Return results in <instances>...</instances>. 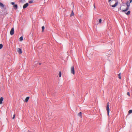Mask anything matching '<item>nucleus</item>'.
Instances as JSON below:
<instances>
[{"mask_svg":"<svg viewBox=\"0 0 132 132\" xmlns=\"http://www.w3.org/2000/svg\"><path fill=\"white\" fill-rule=\"evenodd\" d=\"M113 1V0H108V2L109 3L110 6L112 7H115L118 5V2L117 0H115L116 3L114 5H111V3Z\"/></svg>","mask_w":132,"mask_h":132,"instance_id":"f257e3e1","label":"nucleus"},{"mask_svg":"<svg viewBox=\"0 0 132 132\" xmlns=\"http://www.w3.org/2000/svg\"><path fill=\"white\" fill-rule=\"evenodd\" d=\"M130 3L128 1H127L126 3L127 6L126 9L124 10H121L122 12H125L128 10L129 7L130 6Z\"/></svg>","mask_w":132,"mask_h":132,"instance_id":"f03ea898","label":"nucleus"},{"mask_svg":"<svg viewBox=\"0 0 132 132\" xmlns=\"http://www.w3.org/2000/svg\"><path fill=\"white\" fill-rule=\"evenodd\" d=\"M109 103L108 102L107 103L106 105V110L107 111V113H108V116H109V112H110V109H109Z\"/></svg>","mask_w":132,"mask_h":132,"instance_id":"7ed1b4c3","label":"nucleus"},{"mask_svg":"<svg viewBox=\"0 0 132 132\" xmlns=\"http://www.w3.org/2000/svg\"><path fill=\"white\" fill-rule=\"evenodd\" d=\"M71 72L72 73L73 75H75V72L74 70V67L72 66L71 67Z\"/></svg>","mask_w":132,"mask_h":132,"instance_id":"20e7f679","label":"nucleus"},{"mask_svg":"<svg viewBox=\"0 0 132 132\" xmlns=\"http://www.w3.org/2000/svg\"><path fill=\"white\" fill-rule=\"evenodd\" d=\"M14 33V28H12L11 29V30L10 33V34L11 35H13Z\"/></svg>","mask_w":132,"mask_h":132,"instance_id":"39448f33","label":"nucleus"},{"mask_svg":"<svg viewBox=\"0 0 132 132\" xmlns=\"http://www.w3.org/2000/svg\"><path fill=\"white\" fill-rule=\"evenodd\" d=\"M17 52L19 53L20 54H22V50L21 48H18L17 49Z\"/></svg>","mask_w":132,"mask_h":132,"instance_id":"423d86ee","label":"nucleus"},{"mask_svg":"<svg viewBox=\"0 0 132 132\" xmlns=\"http://www.w3.org/2000/svg\"><path fill=\"white\" fill-rule=\"evenodd\" d=\"M29 5L28 3H27L24 5L23 6V9H26Z\"/></svg>","mask_w":132,"mask_h":132,"instance_id":"0eeeda50","label":"nucleus"},{"mask_svg":"<svg viewBox=\"0 0 132 132\" xmlns=\"http://www.w3.org/2000/svg\"><path fill=\"white\" fill-rule=\"evenodd\" d=\"M0 6H1L3 8H4V9L5 10L6 9V8L4 7V5L2 3L0 2Z\"/></svg>","mask_w":132,"mask_h":132,"instance_id":"6e6552de","label":"nucleus"},{"mask_svg":"<svg viewBox=\"0 0 132 132\" xmlns=\"http://www.w3.org/2000/svg\"><path fill=\"white\" fill-rule=\"evenodd\" d=\"M3 97H1L0 98V104H1L2 103V101L3 100Z\"/></svg>","mask_w":132,"mask_h":132,"instance_id":"1a4fd4ad","label":"nucleus"},{"mask_svg":"<svg viewBox=\"0 0 132 132\" xmlns=\"http://www.w3.org/2000/svg\"><path fill=\"white\" fill-rule=\"evenodd\" d=\"M13 6L15 9L16 10L17 9L18 6L17 4H16L14 5H13Z\"/></svg>","mask_w":132,"mask_h":132,"instance_id":"9d476101","label":"nucleus"},{"mask_svg":"<svg viewBox=\"0 0 132 132\" xmlns=\"http://www.w3.org/2000/svg\"><path fill=\"white\" fill-rule=\"evenodd\" d=\"M29 98V97H27L25 99V101L26 102H27Z\"/></svg>","mask_w":132,"mask_h":132,"instance_id":"9b49d317","label":"nucleus"},{"mask_svg":"<svg viewBox=\"0 0 132 132\" xmlns=\"http://www.w3.org/2000/svg\"><path fill=\"white\" fill-rule=\"evenodd\" d=\"M74 15V13L73 12V11L72 10L71 11V13L70 15V16H71Z\"/></svg>","mask_w":132,"mask_h":132,"instance_id":"f8f14e48","label":"nucleus"},{"mask_svg":"<svg viewBox=\"0 0 132 132\" xmlns=\"http://www.w3.org/2000/svg\"><path fill=\"white\" fill-rule=\"evenodd\" d=\"M130 11H129L127 13H125L127 15H128L130 14Z\"/></svg>","mask_w":132,"mask_h":132,"instance_id":"ddd939ff","label":"nucleus"},{"mask_svg":"<svg viewBox=\"0 0 132 132\" xmlns=\"http://www.w3.org/2000/svg\"><path fill=\"white\" fill-rule=\"evenodd\" d=\"M45 29V27L44 26H43L42 27V32H44V30Z\"/></svg>","mask_w":132,"mask_h":132,"instance_id":"4468645a","label":"nucleus"},{"mask_svg":"<svg viewBox=\"0 0 132 132\" xmlns=\"http://www.w3.org/2000/svg\"><path fill=\"white\" fill-rule=\"evenodd\" d=\"M118 78H119L120 79H121V73H120L118 75Z\"/></svg>","mask_w":132,"mask_h":132,"instance_id":"2eb2a0df","label":"nucleus"},{"mask_svg":"<svg viewBox=\"0 0 132 132\" xmlns=\"http://www.w3.org/2000/svg\"><path fill=\"white\" fill-rule=\"evenodd\" d=\"M78 115L80 116L81 118V112H80L78 114Z\"/></svg>","mask_w":132,"mask_h":132,"instance_id":"dca6fc26","label":"nucleus"},{"mask_svg":"<svg viewBox=\"0 0 132 132\" xmlns=\"http://www.w3.org/2000/svg\"><path fill=\"white\" fill-rule=\"evenodd\" d=\"M59 75L60 77L61 76V71H60L59 74Z\"/></svg>","mask_w":132,"mask_h":132,"instance_id":"f3484780","label":"nucleus"},{"mask_svg":"<svg viewBox=\"0 0 132 132\" xmlns=\"http://www.w3.org/2000/svg\"><path fill=\"white\" fill-rule=\"evenodd\" d=\"M132 113V110H130L128 111V113L129 114H130Z\"/></svg>","mask_w":132,"mask_h":132,"instance_id":"a211bd4d","label":"nucleus"},{"mask_svg":"<svg viewBox=\"0 0 132 132\" xmlns=\"http://www.w3.org/2000/svg\"><path fill=\"white\" fill-rule=\"evenodd\" d=\"M20 40L21 41H22L23 40V38L22 37H21L20 38Z\"/></svg>","mask_w":132,"mask_h":132,"instance_id":"6ab92c4d","label":"nucleus"},{"mask_svg":"<svg viewBox=\"0 0 132 132\" xmlns=\"http://www.w3.org/2000/svg\"><path fill=\"white\" fill-rule=\"evenodd\" d=\"M102 19H99V22L101 24V22H102Z\"/></svg>","mask_w":132,"mask_h":132,"instance_id":"aec40b11","label":"nucleus"},{"mask_svg":"<svg viewBox=\"0 0 132 132\" xmlns=\"http://www.w3.org/2000/svg\"><path fill=\"white\" fill-rule=\"evenodd\" d=\"M3 47V45L2 44H0V49H1Z\"/></svg>","mask_w":132,"mask_h":132,"instance_id":"412c9836","label":"nucleus"},{"mask_svg":"<svg viewBox=\"0 0 132 132\" xmlns=\"http://www.w3.org/2000/svg\"><path fill=\"white\" fill-rule=\"evenodd\" d=\"M29 3H33V1L32 0L30 1H29Z\"/></svg>","mask_w":132,"mask_h":132,"instance_id":"4be33fe9","label":"nucleus"},{"mask_svg":"<svg viewBox=\"0 0 132 132\" xmlns=\"http://www.w3.org/2000/svg\"><path fill=\"white\" fill-rule=\"evenodd\" d=\"M127 95H128L129 96H130V93L129 92H128L127 93Z\"/></svg>","mask_w":132,"mask_h":132,"instance_id":"5701e85b","label":"nucleus"},{"mask_svg":"<svg viewBox=\"0 0 132 132\" xmlns=\"http://www.w3.org/2000/svg\"><path fill=\"white\" fill-rule=\"evenodd\" d=\"M94 10L95 9V8H96V7H95V4H94Z\"/></svg>","mask_w":132,"mask_h":132,"instance_id":"b1692460","label":"nucleus"},{"mask_svg":"<svg viewBox=\"0 0 132 132\" xmlns=\"http://www.w3.org/2000/svg\"><path fill=\"white\" fill-rule=\"evenodd\" d=\"M15 114H14L13 115V117L12 118V119H14L15 118Z\"/></svg>","mask_w":132,"mask_h":132,"instance_id":"393cba45","label":"nucleus"},{"mask_svg":"<svg viewBox=\"0 0 132 132\" xmlns=\"http://www.w3.org/2000/svg\"><path fill=\"white\" fill-rule=\"evenodd\" d=\"M11 4L12 5H15V3L14 2H12Z\"/></svg>","mask_w":132,"mask_h":132,"instance_id":"a878e982","label":"nucleus"},{"mask_svg":"<svg viewBox=\"0 0 132 132\" xmlns=\"http://www.w3.org/2000/svg\"><path fill=\"white\" fill-rule=\"evenodd\" d=\"M132 2V0H129V3H131Z\"/></svg>","mask_w":132,"mask_h":132,"instance_id":"bb28decb","label":"nucleus"},{"mask_svg":"<svg viewBox=\"0 0 132 132\" xmlns=\"http://www.w3.org/2000/svg\"><path fill=\"white\" fill-rule=\"evenodd\" d=\"M121 10V7H120V8H119V9H118L119 10Z\"/></svg>","mask_w":132,"mask_h":132,"instance_id":"cd10ccee","label":"nucleus"},{"mask_svg":"<svg viewBox=\"0 0 132 132\" xmlns=\"http://www.w3.org/2000/svg\"><path fill=\"white\" fill-rule=\"evenodd\" d=\"M37 64H38L39 65H40L41 64L40 63H38Z\"/></svg>","mask_w":132,"mask_h":132,"instance_id":"c85d7f7f","label":"nucleus"}]
</instances>
